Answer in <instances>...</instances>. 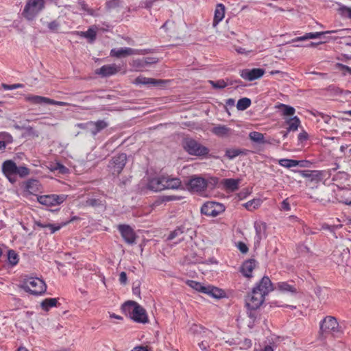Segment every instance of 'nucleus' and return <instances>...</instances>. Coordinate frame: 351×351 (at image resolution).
Returning <instances> with one entry per match:
<instances>
[{
  "instance_id": "nucleus-36",
  "label": "nucleus",
  "mask_w": 351,
  "mask_h": 351,
  "mask_svg": "<svg viewBox=\"0 0 351 351\" xmlns=\"http://www.w3.org/2000/svg\"><path fill=\"white\" fill-rule=\"evenodd\" d=\"M186 284L189 287H190L191 288H192L193 289H194L198 292L203 293H204V292H205L206 286H204L202 283H200L199 282H197L195 280H186Z\"/></svg>"
},
{
  "instance_id": "nucleus-10",
  "label": "nucleus",
  "mask_w": 351,
  "mask_h": 351,
  "mask_svg": "<svg viewBox=\"0 0 351 351\" xmlns=\"http://www.w3.org/2000/svg\"><path fill=\"white\" fill-rule=\"evenodd\" d=\"M346 31H347V29H336V30H330V31H326V32L306 33L302 36H299L295 38H293L292 40V42L304 41V40H306L308 39H315V38H319L322 35L328 34H333V33H337L339 34V37H343V32H344Z\"/></svg>"
},
{
  "instance_id": "nucleus-64",
  "label": "nucleus",
  "mask_w": 351,
  "mask_h": 351,
  "mask_svg": "<svg viewBox=\"0 0 351 351\" xmlns=\"http://www.w3.org/2000/svg\"><path fill=\"white\" fill-rule=\"evenodd\" d=\"M236 51L239 53H241V54H243V53H247V52H249V51H246L245 49L242 48V47H238L236 49Z\"/></svg>"
},
{
  "instance_id": "nucleus-35",
  "label": "nucleus",
  "mask_w": 351,
  "mask_h": 351,
  "mask_svg": "<svg viewBox=\"0 0 351 351\" xmlns=\"http://www.w3.org/2000/svg\"><path fill=\"white\" fill-rule=\"evenodd\" d=\"M12 142V136L7 132H0V149H4L6 145Z\"/></svg>"
},
{
  "instance_id": "nucleus-53",
  "label": "nucleus",
  "mask_w": 351,
  "mask_h": 351,
  "mask_svg": "<svg viewBox=\"0 0 351 351\" xmlns=\"http://www.w3.org/2000/svg\"><path fill=\"white\" fill-rule=\"evenodd\" d=\"M280 209L284 211L291 210V205L288 198H286L281 202Z\"/></svg>"
},
{
  "instance_id": "nucleus-56",
  "label": "nucleus",
  "mask_w": 351,
  "mask_h": 351,
  "mask_svg": "<svg viewBox=\"0 0 351 351\" xmlns=\"http://www.w3.org/2000/svg\"><path fill=\"white\" fill-rule=\"evenodd\" d=\"M119 280L121 285H125L127 283L128 278L127 274L125 271H122L120 273Z\"/></svg>"
},
{
  "instance_id": "nucleus-47",
  "label": "nucleus",
  "mask_w": 351,
  "mask_h": 351,
  "mask_svg": "<svg viewBox=\"0 0 351 351\" xmlns=\"http://www.w3.org/2000/svg\"><path fill=\"white\" fill-rule=\"evenodd\" d=\"M241 154V151L237 149H229L226 152V156L229 159H233Z\"/></svg>"
},
{
  "instance_id": "nucleus-62",
  "label": "nucleus",
  "mask_w": 351,
  "mask_h": 351,
  "mask_svg": "<svg viewBox=\"0 0 351 351\" xmlns=\"http://www.w3.org/2000/svg\"><path fill=\"white\" fill-rule=\"evenodd\" d=\"M322 117L326 123H329V121L331 119L330 117L326 114H322Z\"/></svg>"
},
{
  "instance_id": "nucleus-41",
  "label": "nucleus",
  "mask_w": 351,
  "mask_h": 351,
  "mask_svg": "<svg viewBox=\"0 0 351 351\" xmlns=\"http://www.w3.org/2000/svg\"><path fill=\"white\" fill-rule=\"evenodd\" d=\"M249 138L251 141L259 143H264V135L263 134L258 132H251L249 134Z\"/></svg>"
},
{
  "instance_id": "nucleus-44",
  "label": "nucleus",
  "mask_w": 351,
  "mask_h": 351,
  "mask_svg": "<svg viewBox=\"0 0 351 351\" xmlns=\"http://www.w3.org/2000/svg\"><path fill=\"white\" fill-rule=\"evenodd\" d=\"M184 233V228L183 227H178L173 231L171 232L169 235L168 236V240H173L175 238L180 237Z\"/></svg>"
},
{
  "instance_id": "nucleus-63",
  "label": "nucleus",
  "mask_w": 351,
  "mask_h": 351,
  "mask_svg": "<svg viewBox=\"0 0 351 351\" xmlns=\"http://www.w3.org/2000/svg\"><path fill=\"white\" fill-rule=\"evenodd\" d=\"M58 26V23L55 21L51 22L49 24V27L51 29H56Z\"/></svg>"
},
{
  "instance_id": "nucleus-11",
  "label": "nucleus",
  "mask_w": 351,
  "mask_h": 351,
  "mask_svg": "<svg viewBox=\"0 0 351 351\" xmlns=\"http://www.w3.org/2000/svg\"><path fill=\"white\" fill-rule=\"evenodd\" d=\"M17 166L11 160H5L2 165V171L10 182L14 183L16 181V172Z\"/></svg>"
},
{
  "instance_id": "nucleus-30",
  "label": "nucleus",
  "mask_w": 351,
  "mask_h": 351,
  "mask_svg": "<svg viewBox=\"0 0 351 351\" xmlns=\"http://www.w3.org/2000/svg\"><path fill=\"white\" fill-rule=\"evenodd\" d=\"M254 228L256 230L255 243L258 245L263 238L265 237L266 225L265 223L255 224Z\"/></svg>"
},
{
  "instance_id": "nucleus-21",
  "label": "nucleus",
  "mask_w": 351,
  "mask_h": 351,
  "mask_svg": "<svg viewBox=\"0 0 351 351\" xmlns=\"http://www.w3.org/2000/svg\"><path fill=\"white\" fill-rule=\"evenodd\" d=\"M256 266V262L254 259L245 261L240 267V272L246 278L252 277V271Z\"/></svg>"
},
{
  "instance_id": "nucleus-31",
  "label": "nucleus",
  "mask_w": 351,
  "mask_h": 351,
  "mask_svg": "<svg viewBox=\"0 0 351 351\" xmlns=\"http://www.w3.org/2000/svg\"><path fill=\"white\" fill-rule=\"evenodd\" d=\"M97 27L96 26L90 27L87 31L81 32L80 35L87 38L90 43L95 40L97 36Z\"/></svg>"
},
{
  "instance_id": "nucleus-18",
  "label": "nucleus",
  "mask_w": 351,
  "mask_h": 351,
  "mask_svg": "<svg viewBox=\"0 0 351 351\" xmlns=\"http://www.w3.org/2000/svg\"><path fill=\"white\" fill-rule=\"evenodd\" d=\"M40 191V184L37 180L31 179L25 183L24 196L36 195Z\"/></svg>"
},
{
  "instance_id": "nucleus-24",
  "label": "nucleus",
  "mask_w": 351,
  "mask_h": 351,
  "mask_svg": "<svg viewBox=\"0 0 351 351\" xmlns=\"http://www.w3.org/2000/svg\"><path fill=\"white\" fill-rule=\"evenodd\" d=\"M119 71L120 66L111 64L102 66L96 73L103 77H108L116 74Z\"/></svg>"
},
{
  "instance_id": "nucleus-55",
  "label": "nucleus",
  "mask_w": 351,
  "mask_h": 351,
  "mask_svg": "<svg viewBox=\"0 0 351 351\" xmlns=\"http://www.w3.org/2000/svg\"><path fill=\"white\" fill-rule=\"evenodd\" d=\"M337 67L341 71H346L351 75V67H349L348 66L344 65L341 63H337Z\"/></svg>"
},
{
  "instance_id": "nucleus-33",
  "label": "nucleus",
  "mask_w": 351,
  "mask_h": 351,
  "mask_svg": "<svg viewBox=\"0 0 351 351\" xmlns=\"http://www.w3.org/2000/svg\"><path fill=\"white\" fill-rule=\"evenodd\" d=\"M286 123L288 125V131H296L298 130L300 125V120L298 117H293L286 121Z\"/></svg>"
},
{
  "instance_id": "nucleus-1",
  "label": "nucleus",
  "mask_w": 351,
  "mask_h": 351,
  "mask_svg": "<svg viewBox=\"0 0 351 351\" xmlns=\"http://www.w3.org/2000/svg\"><path fill=\"white\" fill-rule=\"evenodd\" d=\"M123 312L137 323L147 324L149 322L145 309L134 301L125 302L122 305Z\"/></svg>"
},
{
  "instance_id": "nucleus-32",
  "label": "nucleus",
  "mask_w": 351,
  "mask_h": 351,
  "mask_svg": "<svg viewBox=\"0 0 351 351\" xmlns=\"http://www.w3.org/2000/svg\"><path fill=\"white\" fill-rule=\"evenodd\" d=\"M277 289L280 291L282 293H297L296 288L287 283V282H280L277 284Z\"/></svg>"
},
{
  "instance_id": "nucleus-42",
  "label": "nucleus",
  "mask_w": 351,
  "mask_h": 351,
  "mask_svg": "<svg viewBox=\"0 0 351 351\" xmlns=\"http://www.w3.org/2000/svg\"><path fill=\"white\" fill-rule=\"evenodd\" d=\"M207 339L202 340L200 343H199V347L202 351H208L209 350H213L211 348L213 343L210 342L213 339H215V336L212 339H209L206 337Z\"/></svg>"
},
{
  "instance_id": "nucleus-54",
  "label": "nucleus",
  "mask_w": 351,
  "mask_h": 351,
  "mask_svg": "<svg viewBox=\"0 0 351 351\" xmlns=\"http://www.w3.org/2000/svg\"><path fill=\"white\" fill-rule=\"evenodd\" d=\"M237 247L238 249L239 250V251L243 253V254H245L248 252V247L247 246V245L245 243H244L243 242H241V241H239L238 243H237Z\"/></svg>"
},
{
  "instance_id": "nucleus-12",
  "label": "nucleus",
  "mask_w": 351,
  "mask_h": 351,
  "mask_svg": "<svg viewBox=\"0 0 351 351\" xmlns=\"http://www.w3.org/2000/svg\"><path fill=\"white\" fill-rule=\"evenodd\" d=\"M264 73L265 70L261 68L245 69L240 71V76L243 79L250 82L261 78Z\"/></svg>"
},
{
  "instance_id": "nucleus-3",
  "label": "nucleus",
  "mask_w": 351,
  "mask_h": 351,
  "mask_svg": "<svg viewBox=\"0 0 351 351\" xmlns=\"http://www.w3.org/2000/svg\"><path fill=\"white\" fill-rule=\"evenodd\" d=\"M21 287L27 292L33 295H41L45 293L47 289L45 282L39 278L34 277H29L25 278Z\"/></svg>"
},
{
  "instance_id": "nucleus-7",
  "label": "nucleus",
  "mask_w": 351,
  "mask_h": 351,
  "mask_svg": "<svg viewBox=\"0 0 351 351\" xmlns=\"http://www.w3.org/2000/svg\"><path fill=\"white\" fill-rule=\"evenodd\" d=\"M225 210V206L215 202H207L201 208V213L206 216L216 217Z\"/></svg>"
},
{
  "instance_id": "nucleus-15",
  "label": "nucleus",
  "mask_w": 351,
  "mask_h": 351,
  "mask_svg": "<svg viewBox=\"0 0 351 351\" xmlns=\"http://www.w3.org/2000/svg\"><path fill=\"white\" fill-rule=\"evenodd\" d=\"M84 125L85 128L88 130L93 136H95L101 130L106 128L109 124L105 120H97V121H88Z\"/></svg>"
},
{
  "instance_id": "nucleus-17",
  "label": "nucleus",
  "mask_w": 351,
  "mask_h": 351,
  "mask_svg": "<svg viewBox=\"0 0 351 351\" xmlns=\"http://www.w3.org/2000/svg\"><path fill=\"white\" fill-rule=\"evenodd\" d=\"M164 177L163 175L156 176L149 179L147 184V188L152 191L158 192L164 189Z\"/></svg>"
},
{
  "instance_id": "nucleus-45",
  "label": "nucleus",
  "mask_w": 351,
  "mask_h": 351,
  "mask_svg": "<svg viewBox=\"0 0 351 351\" xmlns=\"http://www.w3.org/2000/svg\"><path fill=\"white\" fill-rule=\"evenodd\" d=\"M209 83L212 85V86L215 88L222 89L227 86V83L224 80H219L217 81L210 80Z\"/></svg>"
},
{
  "instance_id": "nucleus-23",
  "label": "nucleus",
  "mask_w": 351,
  "mask_h": 351,
  "mask_svg": "<svg viewBox=\"0 0 351 351\" xmlns=\"http://www.w3.org/2000/svg\"><path fill=\"white\" fill-rule=\"evenodd\" d=\"M189 186L193 191H202L206 187V182L200 177L192 178L189 181Z\"/></svg>"
},
{
  "instance_id": "nucleus-58",
  "label": "nucleus",
  "mask_w": 351,
  "mask_h": 351,
  "mask_svg": "<svg viewBox=\"0 0 351 351\" xmlns=\"http://www.w3.org/2000/svg\"><path fill=\"white\" fill-rule=\"evenodd\" d=\"M83 9L90 16H96L97 14L96 11L92 8H89L87 5L83 6Z\"/></svg>"
},
{
  "instance_id": "nucleus-57",
  "label": "nucleus",
  "mask_w": 351,
  "mask_h": 351,
  "mask_svg": "<svg viewBox=\"0 0 351 351\" xmlns=\"http://www.w3.org/2000/svg\"><path fill=\"white\" fill-rule=\"evenodd\" d=\"M182 197L177 195H167L164 197V201L169 202V201H176L180 200Z\"/></svg>"
},
{
  "instance_id": "nucleus-20",
  "label": "nucleus",
  "mask_w": 351,
  "mask_h": 351,
  "mask_svg": "<svg viewBox=\"0 0 351 351\" xmlns=\"http://www.w3.org/2000/svg\"><path fill=\"white\" fill-rule=\"evenodd\" d=\"M164 189H178L182 186V182L180 178L172 177L169 175H163Z\"/></svg>"
},
{
  "instance_id": "nucleus-14",
  "label": "nucleus",
  "mask_w": 351,
  "mask_h": 351,
  "mask_svg": "<svg viewBox=\"0 0 351 351\" xmlns=\"http://www.w3.org/2000/svg\"><path fill=\"white\" fill-rule=\"evenodd\" d=\"M25 100L34 104H40V105H49V104H58V105H64V102L62 101H56L55 100L51 99L48 97L38 96V95H28L25 96Z\"/></svg>"
},
{
  "instance_id": "nucleus-51",
  "label": "nucleus",
  "mask_w": 351,
  "mask_h": 351,
  "mask_svg": "<svg viewBox=\"0 0 351 351\" xmlns=\"http://www.w3.org/2000/svg\"><path fill=\"white\" fill-rule=\"evenodd\" d=\"M1 87L5 90H14V89H16V88H23L24 87V84H11V85H9V84H1Z\"/></svg>"
},
{
  "instance_id": "nucleus-4",
  "label": "nucleus",
  "mask_w": 351,
  "mask_h": 351,
  "mask_svg": "<svg viewBox=\"0 0 351 351\" xmlns=\"http://www.w3.org/2000/svg\"><path fill=\"white\" fill-rule=\"evenodd\" d=\"M45 0H27L22 15L28 21L33 20L45 8Z\"/></svg>"
},
{
  "instance_id": "nucleus-22",
  "label": "nucleus",
  "mask_w": 351,
  "mask_h": 351,
  "mask_svg": "<svg viewBox=\"0 0 351 351\" xmlns=\"http://www.w3.org/2000/svg\"><path fill=\"white\" fill-rule=\"evenodd\" d=\"M135 84H144L153 86H162L165 81L162 80H156L151 77H146L144 76H138L134 82Z\"/></svg>"
},
{
  "instance_id": "nucleus-49",
  "label": "nucleus",
  "mask_w": 351,
  "mask_h": 351,
  "mask_svg": "<svg viewBox=\"0 0 351 351\" xmlns=\"http://www.w3.org/2000/svg\"><path fill=\"white\" fill-rule=\"evenodd\" d=\"M86 204L87 206H89L97 207V206L103 205V202L99 199L88 198L86 200Z\"/></svg>"
},
{
  "instance_id": "nucleus-26",
  "label": "nucleus",
  "mask_w": 351,
  "mask_h": 351,
  "mask_svg": "<svg viewBox=\"0 0 351 351\" xmlns=\"http://www.w3.org/2000/svg\"><path fill=\"white\" fill-rule=\"evenodd\" d=\"M189 332L193 335L204 333L205 337L209 339H212L214 337V333L211 330L197 324H193L189 329Z\"/></svg>"
},
{
  "instance_id": "nucleus-9",
  "label": "nucleus",
  "mask_w": 351,
  "mask_h": 351,
  "mask_svg": "<svg viewBox=\"0 0 351 351\" xmlns=\"http://www.w3.org/2000/svg\"><path fill=\"white\" fill-rule=\"evenodd\" d=\"M118 230L125 243L134 244L136 242V235L131 226L125 224L118 226Z\"/></svg>"
},
{
  "instance_id": "nucleus-46",
  "label": "nucleus",
  "mask_w": 351,
  "mask_h": 351,
  "mask_svg": "<svg viewBox=\"0 0 351 351\" xmlns=\"http://www.w3.org/2000/svg\"><path fill=\"white\" fill-rule=\"evenodd\" d=\"M30 173L29 169L24 166L17 167L16 175H19L21 178L28 176Z\"/></svg>"
},
{
  "instance_id": "nucleus-38",
  "label": "nucleus",
  "mask_w": 351,
  "mask_h": 351,
  "mask_svg": "<svg viewBox=\"0 0 351 351\" xmlns=\"http://www.w3.org/2000/svg\"><path fill=\"white\" fill-rule=\"evenodd\" d=\"M8 261L10 265L15 266L18 264L19 258L18 254L13 250H10L8 252Z\"/></svg>"
},
{
  "instance_id": "nucleus-39",
  "label": "nucleus",
  "mask_w": 351,
  "mask_h": 351,
  "mask_svg": "<svg viewBox=\"0 0 351 351\" xmlns=\"http://www.w3.org/2000/svg\"><path fill=\"white\" fill-rule=\"evenodd\" d=\"M57 300L56 298H47L41 302V307L44 311H47L51 307L55 306Z\"/></svg>"
},
{
  "instance_id": "nucleus-28",
  "label": "nucleus",
  "mask_w": 351,
  "mask_h": 351,
  "mask_svg": "<svg viewBox=\"0 0 351 351\" xmlns=\"http://www.w3.org/2000/svg\"><path fill=\"white\" fill-rule=\"evenodd\" d=\"M212 132L219 137H226L230 134L232 130L224 125H218L212 129Z\"/></svg>"
},
{
  "instance_id": "nucleus-43",
  "label": "nucleus",
  "mask_w": 351,
  "mask_h": 351,
  "mask_svg": "<svg viewBox=\"0 0 351 351\" xmlns=\"http://www.w3.org/2000/svg\"><path fill=\"white\" fill-rule=\"evenodd\" d=\"M279 108L282 109V114L285 116H293L295 112L293 107L286 104H281Z\"/></svg>"
},
{
  "instance_id": "nucleus-19",
  "label": "nucleus",
  "mask_w": 351,
  "mask_h": 351,
  "mask_svg": "<svg viewBox=\"0 0 351 351\" xmlns=\"http://www.w3.org/2000/svg\"><path fill=\"white\" fill-rule=\"evenodd\" d=\"M135 54H139V50L130 47L120 48L119 49H112L110 53V56L118 58Z\"/></svg>"
},
{
  "instance_id": "nucleus-34",
  "label": "nucleus",
  "mask_w": 351,
  "mask_h": 351,
  "mask_svg": "<svg viewBox=\"0 0 351 351\" xmlns=\"http://www.w3.org/2000/svg\"><path fill=\"white\" fill-rule=\"evenodd\" d=\"M262 204L260 199H253L243 204V206L249 211H253L258 208Z\"/></svg>"
},
{
  "instance_id": "nucleus-50",
  "label": "nucleus",
  "mask_w": 351,
  "mask_h": 351,
  "mask_svg": "<svg viewBox=\"0 0 351 351\" xmlns=\"http://www.w3.org/2000/svg\"><path fill=\"white\" fill-rule=\"evenodd\" d=\"M49 169L51 171H59L60 173H62L65 172V168H64V165H61L59 162H56L54 164H50Z\"/></svg>"
},
{
  "instance_id": "nucleus-16",
  "label": "nucleus",
  "mask_w": 351,
  "mask_h": 351,
  "mask_svg": "<svg viewBox=\"0 0 351 351\" xmlns=\"http://www.w3.org/2000/svg\"><path fill=\"white\" fill-rule=\"evenodd\" d=\"M38 202L47 206H53L63 202V197L57 195H41L37 197Z\"/></svg>"
},
{
  "instance_id": "nucleus-48",
  "label": "nucleus",
  "mask_w": 351,
  "mask_h": 351,
  "mask_svg": "<svg viewBox=\"0 0 351 351\" xmlns=\"http://www.w3.org/2000/svg\"><path fill=\"white\" fill-rule=\"evenodd\" d=\"M339 12L341 16L351 19V8L342 6Z\"/></svg>"
},
{
  "instance_id": "nucleus-52",
  "label": "nucleus",
  "mask_w": 351,
  "mask_h": 351,
  "mask_svg": "<svg viewBox=\"0 0 351 351\" xmlns=\"http://www.w3.org/2000/svg\"><path fill=\"white\" fill-rule=\"evenodd\" d=\"M38 225L42 228H48L49 229L51 233H54L55 232L60 230V226H55V225L50 224V223H47V224L38 223Z\"/></svg>"
},
{
  "instance_id": "nucleus-29",
  "label": "nucleus",
  "mask_w": 351,
  "mask_h": 351,
  "mask_svg": "<svg viewBox=\"0 0 351 351\" xmlns=\"http://www.w3.org/2000/svg\"><path fill=\"white\" fill-rule=\"evenodd\" d=\"M204 293L215 298H221L225 295L223 290L211 285L206 286Z\"/></svg>"
},
{
  "instance_id": "nucleus-27",
  "label": "nucleus",
  "mask_w": 351,
  "mask_h": 351,
  "mask_svg": "<svg viewBox=\"0 0 351 351\" xmlns=\"http://www.w3.org/2000/svg\"><path fill=\"white\" fill-rule=\"evenodd\" d=\"M241 180L228 178L222 181L224 189L226 191L234 192L239 189Z\"/></svg>"
},
{
  "instance_id": "nucleus-59",
  "label": "nucleus",
  "mask_w": 351,
  "mask_h": 351,
  "mask_svg": "<svg viewBox=\"0 0 351 351\" xmlns=\"http://www.w3.org/2000/svg\"><path fill=\"white\" fill-rule=\"evenodd\" d=\"M298 138L299 141L303 142L308 139V135L307 132H306L305 131H303L298 134Z\"/></svg>"
},
{
  "instance_id": "nucleus-6",
  "label": "nucleus",
  "mask_w": 351,
  "mask_h": 351,
  "mask_svg": "<svg viewBox=\"0 0 351 351\" xmlns=\"http://www.w3.org/2000/svg\"><path fill=\"white\" fill-rule=\"evenodd\" d=\"M126 162L127 155L124 153L113 156L108 166L109 171L112 175L119 176L125 166Z\"/></svg>"
},
{
  "instance_id": "nucleus-13",
  "label": "nucleus",
  "mask_w": 351,
  "mask_h": 351,
  "mask_svg": "<svg viewBox=\"0 0 351 351\" xmlns=\"http://www.w3.org/2000/svg\"><path fill=\"white\" fill-rule=\"evenodd\" d=\"M253 289L260 292L264 296H266L269 292L274 290V288L268 276H263Z\"/></svg>"
},
{
  "instance_id": "nucleus-61",
  "label": "nucleus",
  "mask_w": 351,
  "mask_h": 351,
  "mask_svg": "<svg viewBox=\"0 0 351 351\" xmlns=\"http://www.w3.org/2000/svg\"><path fill=\"white\" fill-rule=\"evenodd\" d=\"M252 345V341L249 339H245L242 343V347L247 349L250 348Z\"/></svg>"
},
{
  "instance_id": "nucleus-25",
  "label": "nucleus",
  "mask_w": 351,
  "mask_h": 351,
  "mask_svg": "<svg viewBox=\"0 0 351 351\" xmlns=\"http://www.w3.org/2000/svg\"><path fill=\"white\" fill-rule=\"evenodd\" d=\"M225 6L222 3H217L215 10V14L213 25L217 26L225 16Z\"/></svg>"
},
{
  "instance_id": "nucleus-2",
  "label": "nucleus",
  "mask_w": 351,
  "mask_h": 351,
  "mask_svg": "<svg viewBox=\"0 0 351 351\" xmlns=\"http://www.w3.org/2000/svg\"><path fill=\"white\" fill-rule=\"evenodd\" d=\"M320 335L326 338L330 335L334 337H339L343 334V330L335 317L326 316L320 322Z\"/></svg>"
},
{
  "instance_id": "nucleus-8",
  "label": "nucleus",
  "mask_w": 351,
  "mask_h": 351,
  "mask_svg": "<svg viewBox=\"0 0 351 351\" xmlns=\"http://www.w3.org/2000/svg\"><path fill=\"white\" fill-rule=\"evenodd\" d=\"M265 296L260 292L252 289V292L248 293L245 298V304L247 308L256 310L258 308L265 300Z\"/></svg>"
},
{
  "instance_id": "nucleus-37",
  "label": "nucleus",
  "mask_w": 351,
  "mask_h": 351,
  "mask_svg": "<svg viewBox=\"0 0 351 351\" xmlns=\"http://www.w3.org/2000/svg\"><path fill=\"white\" fill-rule=\"evenodd\" d=\"M278 164L284 167L291 168L297 167L299 165V161L293 159H280L278 160Z\"/></svg>"
},
{
  "instance_id": "nucleus-40",
  "label": "nucleus",
  "mask_w": 351,
  "mask_h": 351,
  "mask_svg": "<svg viewBox=\"0 0 351 351\" xmlns=\"http://www.w3.org/2000/svg\"><path fill=\"white\" fill-rule=\"evenodd\" d=\"M251 105V100L249 98L243 97L240 99L237 104L239 110H245Z\"/></svg>"
},
{
  "instance_id": "nucleus-60",
  "label": "nucleus",
  "mask_w": 351,
  "mask_h": 351,
  "mask_svg": "<svg viewBox=\"0 0 351 351\" xmlns=\"http://www.w3.org/2000/svg\"><path fill=\"white\" fill-rule=\"evenodd\" d=\"M131 351H151L148 346H138L134 347Z\"/></svg>"
},
{
  "instance_id": "nucleus-5",
  "label": "nucleus",
  "mask_w": 351,
  "mask_h": 351,
  "mask_svg": "<svg viewBox=\"0 0 351 351\" xmlns=\"http://www.w3.org/2000/svg\"><path fill=\"white\" fill-rule=\"evenodd\" d=\"M184 150L190 155L196 156H204L208 154L209 149L202 145L195 140L191 138H186L183 141Z\"/></svg>"
}]
</instances>
